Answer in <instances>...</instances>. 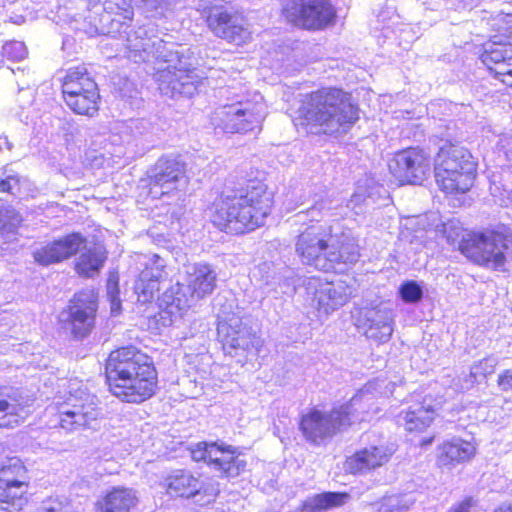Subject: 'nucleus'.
Segmentation results:
<instances>
[{
  "instance_id": "34",
  "label": "nucleus",
  "mask_w": 512,
  "mask_h": 512,
  "mask_svg": "<svg viewBox=\"0 0 512 512\" xmlns=\"http://www.w3.org/2000/svg\"><path fill=\"white\" fill-rule=\"evenodd\" d=\"M498 360L495 357L483 358L471 366L467 388L476 382H481L495 372Z\"/></svg>"
},
{
  "instance_id": "9",
  "label": "nucleus",
  "mask_w": 512,
  "mask_h": 512,
  "mask_svg": "<svg viewBox=\"0 0 512 512\" xmlns=\"http://www.w3.org/2000/svg\"><path fill=\"white\" fill-rule=\"evenodd\" d=\"M57 409L60 427L67 432L93 428L101 415L97 397L85 389L70 393Z\"/></svg>"
},
{
  "instance_id": "32",
  "label": "nucleus",
  "mask_w": 512,
  "mask_h": 512,
  "mask_svg": "<svg viewBox=\"0 0 512 512\" xmlns=\"http://www.w3.org/2000/svg\"><path fill=\"white\" fill-rule=\"evenodd\" d=\"M435 412L431 408L417 404L401 411L398 415V423L403 425L409 432H421L425 430L434 420Z\"/></svg>"
},
{
  "instance_id": "7",
  "label": "nucleus",
  "mask_w": 512,
  "mask_h": 512,
  "mask_svg": "<svg viewBox=\"0 0 512 512\" xmlns=\"http://www.w3.org/2000/svg\"><path fill=\"white\" fill-rule=\"evenodd\" d=\"M217 274L212 266L206 263H195L186 269L183 283H177L164 293L163 301L170 314L176 310L183 311L195 306L200 300L210 295L216 288Z\"/></svg>"
},
{
  "instance_id": "3",
  "label": "nucleus",
  "mask_w": 512,
  "mask_h": 512,
  "mask_svg": "<svg viewBox=\"0 0 512 512\" xmlns=\"http://www.w3.org/2000/svg\"><path fill=\"white\" fill-rule=\"evenodd\" d=\"M350 99H300L294 121L296 125L319 126L324 134L346 132L359 118V109Z\"/></svg>"
},
{
  "instance_id": "49",
  "label": "nucleus",
  "mask_w": 512,
  "mask_h": 512,
  "mask_svg": "<svg viewBox=\"0 0 512 512\" xmlns=\"http://www.w3.org/2000/svg\"><path fill=\"white\" fill-rule=\"evenodd\" d=\"M452 227V223L444 225V234L449 241H455L460 236L459 229H456L453 234L449 232V229H452Z\"/></svg>"
},
{
  "instance_id": "45",
  "label": "nucleus",
  "mask_w": 512,
  "mask_h": 512,
  "mask_svg": "<svg viewBox=\"0 0 512 512\" xmlns=\"http://www.w3.org/2000/svg\"><path fill=\"white\" fill-rule=\"evenodd\" d=\"M21 177L18 175H8L0 179V192H8L16 195L20 192Z\"/></svg>"
},
{
  "instance_id": "37",
  "label": "nucleus",
  "mask_w": 512,
  "mask_h": 512,
  "mask_svg": "<svg viewBox=\"0 0 512 512\" xmlns=\"http://www.w3.org/2000/svg\"><path fill=\"white\" fill-rule=\"evenodd\" d=\"M22 222V217L11 207L0 209V231L14 232Z\"/></svg>"
},
{
  "instance_id": "17",
  "label": "nucleus",
  "mask_w": 512,
  "mask_h": 512,
  "mask_svg": "<svg viewBox=\"0 0 512 512\" xmlns=\"http://www.w3.org/2000/svg\"><path fill=\"white\" fill-rule=\"evenodd\" d=\"M135 262L140 270L134 289L140 302L151 301L160 290V282L165 277V262L156 254H136Z\"/></svg>"
},
{
  "instance_id": "18",
  "label": "nucleus",
  "mask_w": 512,
  "mask_h": 512,
  "mask_svg": "<svg viewBox=\"0 0 512 512\" xmlns=\"http://www.w3.org/2000/svg\"><path fill=\"white\" fill-rule=\"evenodd\" d=\"M186 183L184 165L176 159L162 157L151 170L150 194L157 198L170 194Z\"/></svg>"
},
{
  "instance_id": "48",
  "label": "nucleus",
  "mask_w": 512,
  "mask_h": 512,
  "mask_svg": "<svg viewBox=\"0 0 512 512\" xmlns=\"http://www.w3.org/2000/svg\"><path fill=\"white\" fill-rule=\"evenodd\" d=\"M475 505V501L472 497L464 499L459 504L453 506L449 512H470V509Z\"/></svg>"
},
{
  "instance_id": "30",
  "label": "nucleus",
  "mask_w": 512,
  "mask_h": 512,
  "mask_svg": "<svg viewBox=\"0 0 512 512\" xmlns=\"http://www.w3.org/2000/svg\"><path fill=\"white\" fill-rule=\"evenodd\" d=\"M76 260L75 269L83 277H93L98 274L106 260V251L101 245H85Z\"/></svg>"
},
{
  "instance_id": "50",
  "label": "nucleus",
  "mask_w": 512,
  "mask_h": 512,
  "mask_svg": "<svg viewBox=\"0 0 512 512\" xmlns=\"http://www.w3.org/2000/svg\"><path fill=\"white\" fill-rule=\"evenodd\" d=\"M495 512H512V503L500 506L495 510Z\"/></svg>"
},
{
  "instance_id": "14",
  "label": "nucleus",
  "mask_w": 512,
  "mask_h": 512,
  "mask_svg": "<svg viewBox=\"0 0 512 512\" xmlns=\"http://www.w3.org/2000/svg\"><path fill=\"white\" fill-rule=\"evenodd\" d=\"M510 240L502 233L488 231L475 234L468 249V256L477 264L490 269H499L505 263V251Z\"/></svg>"
},
{
  "instance_id": "44",
  "label": "nucleus",
  "mask_w": 512,
  "mask_h": 512,
  "mask_svg": "<svg viewBox=\"0 0 512 512\" xmlns=\"http://www.w3.org/2000/svg\"><path fill=\"white\" fill-rule=\"evenodd\" d=\"M129 125L132 130L134 140L149 134L152 130V125L145 119L129 120Z\"/></svg>"
},
{
  "instance_id": "22",
  "label": "nucleus",
  "mask_w": 512,
  "mask_h": 512,
  "mask_svg": "<svg viewBox=\"0 0 512 512\" xmlns=\"http://www.w3.org/2000/svg\"><path fill=\"white\" fill-rule=\"evenodd\" d=\"M394 451L385 445H372L347 457L344 468L351 474H366L389 462Z\"/></svg>"
},
{
  "instance_id": "41",
  "label": "nucleus",
  "mask_w": 512,
  "mask_h": 512,
  "mask_svg": "<svg viewBox=\"0 0 512 512\" xmlns=\"http://www.w3.org/2000/svg\"><path fill=\"white\" fill-rule=\"evenodd\" d=\"M107 297L110 301L112 314H118L121 309V301L119 298L118 276L110 274L107 281Z\"/></svg>"
},
{
  "instance_id": "16",
  "label": "nucleus",
  "mask_w": 512,
  "mask_h": 512,
  "mask_svg": "<svg viewBox=\"0 0 512 512\" xmlns=\"http://www.w3.org/2000/svg\"><path fill=\"white\" fill-rule=\"evenodd\" d=\"M27 470L19 459L0 465V503L21 508L28 490Z\"/></svg>"
},
{
  "instance_id": "15",
  "label": "nucleus",
  "mask_w": 512,
  "mask_h": 512,
  "mask_svg": "<svg viewBox=\"0 0 512 512\" xmlns=\"http://www.w3.org/2000/svg\"><path fill=\"white\" fill-rule=\"evenodd\" d=\"M388 166L401 184H421L430 170V161L422 150L408 148L396 153Z\"/></svg>"
},
{
  "instance_id": "20",
  "label": "nucleus",
  "mask_w": 512,
  "mask_h": 512,
  "mask_svg": "<svg viewBox=\"0 0 512 512\" xmlns=\"http://www.w3.org/2000/svg\"><path fill=\"white\" fill-rule=\"evenodd\" d=\"M217 330L225 348L258 351L262 346L261 338L240 318L220 322Z\"/></svg>"
},
{
  "instance_id": "25",
  "label": "nucleus",
  "mask_w": 512,
  "mask_h": 512,
  "mask_svg": "<svg viewBox=\"0 0 512 512\" xmlns=\"http://www.w3.org/2000/svg\"><path fill=\"white\" fill-rule=\"evenodd\" d=\"M326 262H329V270L336 264H352L358 261L360 253L355 240L346 233H332L329 248L326 251Z\"/></svg>"
},
{
  "instance_id": "43",
  "label": "nucleus",
  "mask_w": 512,
  "mask_h": 512,
  "mask_svg": "<svg viewBox=\"0 0 512 512\" xmlns=\"http://www.w3.org/2000/svg\"><path fill=\"white\" fill-rule=\"evenodd\" d=\"M37 512H70V504L66 499L50 497L41 503Z\"/></svg>"
},
{
  "instance_id": "52",
  "label": "nucleus",
  "mask_w": 512,
  "mask_h": 512,
  "mask_svg": "<svg viewBox=\"0 0 512 512\" xmlns=\"http://www.w3.org/2000/svg\"><path fill=\"white\" fill-rule=\"evenodd\" d=\"M509 199L512 201V190L509 193Z\"/></svg>"
},
{
  "instance_id": "5",
  "label": "nucleus",
  "mask_w": 512,
  "mask_h": 512,
  "mask_svg": "<svg viewBox=\"0 0 512 512\" xmlns=\"http://www.w3.org/2000/svg\"><path fill=\"white\" fill-rule=\"evenodd\" d=\"M281 21L293 30L323 32L338 22V9L332 0H280Z\"/></svg>"
},
{
  "instance_id": "33",
  "label": "nucleus",
  "mask_w": 512,
  "mask_h": 512,
  "mask_svg": "<svg viewBox=\"0 0 512 512\" xmlns=\"http://www.w3.org/2000/svg\"><path fill=\"white\" fill-rule=\"evenodd\" d=\"M346 493L327 492L314 495L302 504L303 512H324L330 508L341 506L348 499Z\"/></svg>"
},
{
  "instance_id": "11",
  "label": "nucleus",
  "mask_w": 512,
  "mask_h": 512,
  "mask_svg": "<svg viewBox=\"0 0 512 512\" xmlns=\"http://www.w3.org/2000/svg\"><path fill=\"white\" fill-rule=\"evenodd\" d=\"M204 20L216 37L229 44L243 46L252 40V33L245 24V18L223 6L208 8Z\"/></svg>"
},
{
  "instance_id": "36",
  "label": "nucleus",
  "mask_w": 512,
  "mask_h": 512,
  "mask_svg": "<svg viewBox=\"0 0 512 512\" xmlns=\"http://www.w3.org/2000/svg\"><path fill=\"white\" fill-rule=\"evenodd\" d=\"M98 98H64L66 105L78 115L94 117L99 111Z\"/></svg>"
},
{
  "instance_id": "24",
  "label": "nucleus",
  "mask_w": 512,
  "mask_h": 512,
  "mask_svg": "<svg viewBox=\"0 0 512 512\" xmlns=\"http://www.w3.org/2000/svg\"><path fill=\"white\" fill-rule=\"evenodd\" d=\"M437 464L451 470L458 464L469 461L476 453V447L469 441L453 438L438 447Z\"/></svg>"
},
{
  "instance_id": "46",
  "label": "nucleus",
  "mask_w": 512,
  "mask_h": 512,
  "mask_svg": "<svg viewBox=\"0 0 512 512\" xmlns=\"http://www.w3.org/2000/svg\"><path fill=\"white\" fill-rule=\"evenodd\" d=\"M331 201L328 199H322L316 202L312 207L307 209L306 213L312 218V220H318V217L326 215L330 210Z\"/></svg>"
},
{
  "instance_id": "42",
  "label": "nucleus",
  "mask_w": 512,
  "mask_h": 512,
  "mask_svg": "<svg viewBox=\"0 0 512 512\" xmlns=\"http://www.w3.org/2000/svg\"><path fill=\"white\" fill-rule=\"evenodd\" d=\"M113 143L130 144L134 142L133 134L129 122H119L112 128Z\"/></svg>"
},
{
  "instance_id": "26",
  "label": "nucleus",
  "mask_w": 512,
  "mask_h": 512,
  "mask_svg": "<svg viewBox=\"0 0 512 512\" xmlns=\"http://www.w3.org/2000/svg\"><path fill=\"white\" fill-rule=\"evenodd\" d=\"M365 335L377 342H387L393 333V315L388 308H373L365 312Z\"/></svg>"
},
{
  "instance_id": "2",
  "label": "nucleus",
  "mask_w": 512,
  "mask_h": 512,
  "mask_svg": "<svg viewBox=\"0 0 512 512\" xmlns=\"http://www.w3.org/2000/svg\"><path fill=\"white\" fill-rule=\"evenodd\" d=\"M105 372L110 391L124 402L140 403L155 392L156 370L134 347L111 352Z\"/></svg>"
},
{
  "instance_id": "8",
  "label": "nucleus",
  "mask_w": 512,
  "mask_h": 512,
  "mask_svg": "<svg viewBox=\"0 0 512 512\" xmlns=\"http://www.w3.org/2000/svg\"><path fill=\"white\" fill-rule=\"evenodd\" d=\"M496 31L481 45L478 58L492 78L512 88V15L502 18Z\"/></svg>"
},
{
  "instance_id": "51",
  "label": "nucleus",
  "mask_w": 512,
  "mask_h": 512,
  "mask_svg": "<svg viewBox=\"0 0 512 512\" xmlns=\"http://www.w3.org/2000/svg\"><path fill=\"white\" fill-rule=\"evenodd\" d=\"M432 441H433V437H431V438H429V439H427V440H423V441L421 442V445H422V446L430 445V444L432 443Z\"/></svg>"
},
{
  "instance_id": "12",
  "label": "nucleus",
  "mask_w": 512,
  "mask_h": 512,
  "mask_svg": "<svg viewBox=\"0 0 512 512\" xmlns=\"http://www.w3.org/2000/svg\"><path fill=\"white\" fill-rule=\"evenodd\" d=\"M332 233V227L323 225H311L300 233L295 243V251L302 263L328 271L330 264L326 262L325 254Z\"/></svg>"
},
{
  "instance_id": "13",
  "label": "nucleus",
  "mask_w": 512,
  "mask_h": 512,
  "mask_svg": "<svg viewBox=\"0 0 512 512\" xmlns=\"http://www.w3.org/2000/svg\"><path fill=\"white\" fill-rule=\"evenodd\" d=\"M97 311L96 295L92 290L77 293L70 305L59 316L60 322L66 330L75 337L87 336L94 327Z\"/></svg>"
},
{
  "instance_id": "19",
  "label": "nucleus",
  "mask_w": 512,
  "mask_h": 512,
  "mask_svg": "<svg viewBox=\"0 0 512 512\" xmlns=\"http://www.w3.org/2000/svg\"><path fill=\"white\" fill-rule=\"evenodd\" d=\"M262 119L261 113L251 111L239 104L218 109L212 121L216 128L226 133H242L253 130Z\"/></svg>"
},
{
  "instance_id": "40",
  "label": "nucleus",
  "mask_w": 512,
  "mask_h": 512,
  "mask_svg": "<svg viewBox=\"0 0 512 512\" xmlns=\"http://www.w3.org/2000/svg\"><path fill=\"white\" fill-rule=\"evenodd\" d=\"M0 55L2 60L6 58L10 61H20L26 55V48L22 42L8 41L3 45Z\"/></svg>"
},
{
  "instance_id": "27",
  "label": "nucleus",
  "mask_w": 512,
  "mask_h": 512,
  "mask_svg": "<svg viewBox=\"0 0 512 512\" xmlns=\"http://www.w3.org/2000/svg\"><path fill=\"white\" fill-rule=\"evenodd\" d=\"M62 93L68 96H95L98 86L85 67L77 66L67 71L62 83Z\"/></svg>"
},
{
  "instance_id": "31",
  "label": "nucleus",
  "mask_w": 512,
  "mask_h": 512,
  "mask_svg": "<svg viewBox=\"0 0 512 512\" xmlns=\"http://www.w3.org/2000/svg\"><path fill=\"white\" fill-rule=\"evenodd\" d=\"M137 500L132 489L116 487L98 501L97 505L100 512H130Z\"/></svg>"
},
{
  "instance_id": "6",
  "label": "nucleus",
  "mask_w": 512,
  "mask_h": 512,
  "mask_svg": "<svg viewBox=\"0 0 512 512\" xmlns=\"http://www.w3.org/2000/svg\"><path fill=\"white\" fill-rule=\"evenodd\" d=\"M434 166L437 185L445 193H465L472 187L476 165L466 148L444 145L435 158Z\"/></svg>"
},
{
  "instance_id": "29",
  "label": "nucleus",
  "mask_w": 512,
  "mask_h": 512,
  "mask_svg": "<svg viewBox=\"0 0 512 512\" xmlns=\"http://www.w3.org/2000/svg\"><path fill=\"white\" fill-rule=\"evenodd\" d=\"M164 487L168 495L172 497L192 498L197 496L199 478L188 471L175 470L164 480Z\"/></svg>"
},
{
  "instance_id": "4",
  "label": "nucleus",
  "mask_w": 512,
  "mask_h": 512,
  "mask_svg": "<svg viewBox=\"0 0 512 512\" xmlns=\"http://www.w3.org/2000/svg\"><path fill=\"white\" fill-rule=\"evenodd\" d=\"M362 399V395H355L348 403L333 407L330 410L318 407L309 409L301 416L299 424L305 440L313 445L320 446L353 422L364 420L363 417L355 415Z\"/></svg>"
},
{
  "instance_id": "1",
  "label": "nucleus",
  "mask_w": 512,
  "mask_h": 512,
  "mask_svg": "<svg viewBox=\"0 0 512 512\" xmlns=\"http://www.w3.org/2000/svg\"><path fill=\"white\" fill-rule=\"evenodd\" d=\"M271 206L272 195L266 185L253 182L245 189L222 194L214 203L211 220L221 230L245 233L263 224Z\"/></svg>"
},
{
  "instance_id": "47",
  "label": "nucleus",
  "mask_w": 512,
  "mask_h": 512,
  "mask_svg": "<svg viewBox=\"0 0 512 512\" xmlns=\"http://www.w3.org/2000/svg\"><path fill=\"white\" fill-rule=\"evenodd\" d=\"M497 382L502 391H512V370L507 369L499 374Z\"/></svg>"
},
{
  "instance_id": "39",
  "label": "nucleus",
  "mask_w": 512,
  "mask_h": 512,
  "mask_svg": "<svg viewBox=\"0 0 512 512\" xmlns=\"http://www.w3.org/2000/svg\"><path fill=\"white\" fill-rule=\"evenodd\" d=\"M399 293L406 303H416L423 297L422 287L413 280L404 282L399 288Z\"/></svg>"
},
{
  "instance_id": "10",
  "label": "nucleus",
  "mask_w": 512,
  "mask_h": 512,
  "mask_svg": "<svg viewBox=\"0 0 512 512\" xmlns=\"http://www.w3.org/2000/svg\"><path fill=\"white\" fill-rule=\"evenodd\" d=\"M194 461H203L211 469L226 478H235L246 470L247 462L233 446L199 442L191 448Z\"/></svg>"
},
{
  "instance_id": "35",
  "label": "nucleus",
  "mask_w": 512,
  "mask_h": 512,
  "mask_svg": "<svg viewBox=\"0 0 512 512\" xmlns=\"http://www.w3.org/2000/svg\"><path fill=\"white\" fill-rule=\"evenodd\" d=\"M415 503L411 494L392 495L383 499L377 512H407Z\"/></svg>"
},
{
  "instance_id": "28",
  "label": "nucleus",
  "mask_w": 512,
  "mask_h": 512,
  "mask_svg": "<svg viewBox=\"0 0 512 512\" xmlns=\"http://www.w3.org/2000/svg\"><path fill=\"white\" fill-rule=\"evenodd\" d=\"M19 393L12 388L0 389V427L13 428L25 418Z\"/></svg>"
},
{
  "instance_id": "38",
  "label": "nucleus",
  "mask_w": 512,
  "mask_h": 512,
  "mask_svg": "<svg viewBox=\"0 0 512 512\" xmlns=\"http://www.w3.org/2000/svg\"><path fill=\"white\" fill-rule=\"evenodd\" d=\"M199 489H197V496L203 503H210L213 501L220 492L219 482L214 479L201 480L199 478Z\"/></svg>"
},
{
  "instance_id": "21",
  "label": "nucleus",
  "mask_w": 512,
  "mask_h": 512,
  "mask_svg": "<svg viewBox=\"0 0 512 512\" xmlns=\"http://www.w3.org/2000/svg\"><path fill=\"white\" fill-rule=\"evenodd\" d=\"M86 245V238L80 233H71L54 240L33 253L34 260L43 266L62 262L77 254Z\"/></svg>"
},
{
  "instance_id": "23",
  "label": "nucleus",
  "mask_w": 512,
  "mask_h": 512,
  "mask_svg": "<svg viewBox=\"0 0 512 512\" xmlns=\"http://www.w3.org/2000/svg\"><path fill=\"white\" fill-rule=\"evenodd\" d=\"M352 293V287L345 281L322 283L314 294L316 308L319 312L329 315L346 304Z\"/></svg>"
}]
</instances>
